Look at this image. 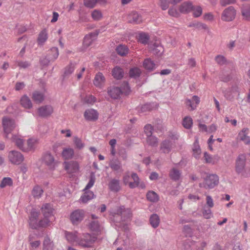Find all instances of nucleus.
<instances>
[{"mask_svg":"<svg viewBox=\"0 0 250 250\" xmlns=\"http://www.w3.org/2000/svg\"><path fill=\"white\" fill-rule=\"evenodd\" d=\"M41 210L44 218L39 222L38 221L39 212L35 210H32L31 212L29 224L33 229H37L38 227H46L55 220L53 215L54 209L50 204L47 203L43 204Z\"/></svg>","mask_w":250,"mask_h":250,"instance_id":"1","label":"nucleus"},{"mask_svg":"<svg viewBox=\"0 0 250 250\" xmlns=\"http://www.w3.org/2000/svg\"><path fill=\"white\" fill-rule=\"evenodd\" d=\"M219 184V177L215 174H209L203 179V182L199 184V187L206 189H212Z\"/></svg>","mask_w":250,"mask_h":250,"instance_id":"2","label":"nucleus"},{"mask_svg":"<svg viewBox=\"0 0 250 250\" xmlns=\"http://www.w3.org/2000/svg\"><path fill=\"white\" fill-rule=\"evenodd\" d=\"M97 239L96 236L91 235L89 233H83L81 238L79 237L78 245L83 248H89Z\"/></svg>","mask_w":250,"mask_h":250,"instance_id":"3","label":"nucleus"},{"mask_svg":"<svg viewBox=\"0 0 250 250\" xmlns=\"http://www.w3.org/2000/svg\"><path fill=\"white\" fill-rule=\"evenodd\" d=\"M15 121L8 117H4L2 119V126L6 137L14 140V138L12 135L11 137L9 136L12 131L14 128Z\"/></svg>","mask_w":250,"mask_h":250,"instance_id":"4","label":"nucleus"},{"mask_svg":"<svg viewBox=\"0 0 250 250\" xmlns=\"http://www.w3.org/2000/svg\"><path fill=\"white\" fill-rule=\"evenodd\" d=\"M63 165L67 173L72 176L80 170L79 164L76 161H65Z\"/></svg>","mask_w":250,"mask_h":250,"instance_id":"5","label":"nucleus"},{"mask_svg":"<svg viewBox=\"0 0 250 250\" xmlns=\"http://www.w3.org/2000/svg\"><path fill=\"white\" fill-rule=\"evenodd\" d=\"M123 181L125 185H128L130 188H134L139 185V179L136 173H126L123 177Z\"/></svg>","mask_w":250,"mask_h":250,"instance_id":"6","label":"nucleus"},{"mask_svg":"<svg viewBox=\"0 0 250 250\" xmlns=\"http://www.w3.org/2000/svg\"><path fill=\"white\" fill-rule=\"evenodd\" d=\"M246 163V155L245 154L238 155L235 160V168L236 172L238 173H242L245 168Z\"/></svg>","mask_w":250,"mask_h":250,"instance_id":"7","label":"nucleus"},{"mask_svg":"<svg viewBox=\"0 0 250 250\" xmlns=\"http://www.w3.org/2000/svg\"><path fill=\"white\" fill-rule=\"evenodd\" d=\"M174 147V144L169 139L162 141L160 145L159 151L161 154H167L169 153Z\"/></svg>","mask_w":250,"mask_h":250,"instance_id":"8","label":"nucleus"},{"mask_svg":"<svg viewBox=\"0 0 250 250\" xmlns=\"http://www.w3.org/2000/svg\"><path fill=\"white\" fill-rule=\"evenodd\" d=\"M42 161L51 170L55 169L58 164V162L55 160L54 156L50 153H45L43 156Z\"/></svg>","mask_w":250,"mask_h":250,"instance_id":"9","label":"nucleus"},{"mask_svg":"<svg viewBox=\"0 0 250 250\" xmlns=\"http://www.w3.org/2000/svg\"><path fill=\"white\" fill-rule=\"evenodd\" d=\"M236 11L232 6L226 8L222 12L221 19L223 21H230L234 19Z\"/></svg>","mask_w":250,"mask_h":250,"instance_id":"10","label":"nucleus"},{"mask_svg":"<svg viewBox=\"0 0 250 250\" xmlns=\"http://www.w3.org/2000/svg\"><path fill=\"white\" fill-rule=\"evenodd\" d=\"M84 217V212L82 209H76L73 211L70 216V219L73 225L79 224Z\"/></svg>","mask_w":250,"mask_h":250,"instance_id":"11","label":"nucleus"},{"mask_svg":"<svg viewBox=\"0 0 250 250\" xmlns=\"http://www.w3.org/2000/svg\"><path fill=\"white\" fill-rule=\"evenodd\" d=\"M54 111L53 108L50 105L40 106L37 109V115L42 118H47L51 115Z\"/></svg>","mask_w":250,"mask_h":250,"instance_id":"12","label":"nucleus"},{"mask_svg":"<svg viewBox=\"0 0 250 250\" xmlns=\"http://www.w3.org/2000/svg\"><path fill=\"white\" fill-rule=\"evenodd\" d=\"M64 236L68 243L78 245L79 233L76 231H64Z\"/></svg>","mask_w":250,"mask_h":250,"instance_id":"13","label":"nucleus"},{"mask_svg":"<svg viewBox=\"0 0 250 250\" xmlns=\"http://www.w3.org/2000/svg\"><path fill=\"white\" fill-rule=\"evenodd\" d=\"M111 215L114 216L115 215H121L125 217L126 216V220H130L132 217V213L129 209H125L123 207H118L117 210H112L110 212Z\"/></svg>","mask_w":250,"mask_h":250,"instance_id":"14","label":"nucleus"},{"mask_svg":"<svg viewBox=\"0 0 250 250\" xmlns=\"http://www.w3.org/2000/svg\"><path fill=\"white\" fill-rule=\"evenodd\" d=\"M200 103V98L197 96H193L192 100L186 99L185 103L187 108L190 111L195 110Z\"/></svg>","mask_w":250,"mask_h":250,"instance_id":"15","label":"nucleus"},{"mask_svg":"<svg viewBox=\"0 0 250 250\" xmlns=\"http://www.w3.org/2000/svg\"><path fill=\"white\" fill-rule=\"evenodd\" d=\"M249 129L248 128H243L238 133L237 138L244 142L246 145L250 144V137L248 136Z\"/></svg>","mask_w":250,"mask_h":250,"instance_id":"16","label":"nucleus"},{"mask_svg":"<svg viewBox=\"0 0 250 250\" xmlns=\"http://www.w3.org/2000/svg\"><path fill=\"white\" fill-rule=\"evenodd\" d=\"M127 20L128 22L133 24H140L143 21L141 16L135 11H132L128 15Z\"/></svg>","mask_w":250,"mask_h":250,"instance_id":"17","label":"nucleus"},{"mask_svg":"<svg viewBox=\"0 0 250 250\" xmlns=\"http://www.w3.org/2000/svg\"><path fill=\"white\" fill-rule=\"evenodd\" d=\"M83 115L85 120L89 121H95L98 119L99 113L95 109H88L85 111Z\"/></svg>","mask_w":250,"mask_h":250,"instance_id":"18","label":"nucleus"},{"mask_svg":"<svg viewBox=\"0 0 250 250\" xmlns=\"http://www.w3.org/2000/svg\"><path fill=\"white\" fill-rule=\"evenodd\" d=\"M105 79L103 74L99 72L96 74L93 80V84L97 87L102 88L105 83Z\"/></svg>","mask_w":250,"mask_h":250,"instance_id":"19","label":"nucleus"},{"mask_svg":"<svg viewBox=\"0 0 250 250\" xmlns=\"http://www.w3.org/2000/svg\"><path fill=\"white\" fill-rule=\"evenodd\" d=\"M107 92L111 98L117 99L120 97L122 94L121 89L116 86H110L108 88Z\"/></svg>","mask_w":250,"mask_h":250,"instance_id":"20","label":"nucleus"},{"mask_svg":"<svg viewBox=\"0 0 250 250\" xmlns=\"http://www.w3.org/2000/svg\"><path fill=\"white\" fill-rule=\"evenodd\" d=\"M61 154L64 160H70L72 159L74 156V150L70 147H64Z\"/></svg>","mask_w":250,"mask_h":250,"instance_id":"21","label":"nucleus"},{"mask_svg":"<svg viewBox=\"0 0 250 250\" xmlns=\"http://www.w3.org/2000/svg\"><path fill=\"white\" fill-rule=\"evenodd\" d=\"M204 159L205 163L214 165L219 161L220 157L218 155L212 156L205 152L204 153Z\"/></svg>","mask_w":250,"mask_h":250,"instance_id":"22","label":"nucleus"},{"mask_svg":"<svg viewBox=\"0 0 250 250\" xmlns=\"http://www.w3.org/2000/svg\"><path fill=\"white\" fill-rule=\"evenodd\" d=\"M48 31L46 29H42L39 34L37 38L38 45H42L48 39Z\"/></svg>","mask_w":250,"mask_h":250,"instance_id":"23","label":"nucleus"},{"mask_svg":"<svg viewBox=\"0 0 250 250\" xmlns=\"http://www.w3.org/2000/svg\"><path fill=\"white\" fill-rule=\"evenodd\" d=\"M38 144V141L35 139H30L26 143V146L23 151H29L34 150Z\"/></svg>","mask_w":250,"mask_h":250,"instance_id":"24","label":"nucleus"},{"mask_svg":"<svg viewBox=\"0 0 250 250\" xmlns=\"http://www.w3.org/2000/svg\"><path fill=\"white\" fill-rule=\"evenodd\" d=\"M192 151L193 156L197 159L200 158L201 154V149L199 145L198 138H196L195 142L193 144L192 147Z\"/></svg>","mask_w":250,"mask_h":250,"instance_id":"25","label":"nucleus"},{"mask_svg":"<svg viewBox=\"0 0 250 250\" xmlns=\"http://www.w3.org/2000/svg\"><path fill=\"white\" fill-rule=\"evenodd\" d=\"M193 5L191 2H183L179 7V11L181 13L186 14L191 11Z\"/></svg>","mask_w":250,"mask_h":250,"instance_id":"26","label":"nucleus"},{"mask_svg":"<svg viewBox=\"0 0 250 250\" xmlns=\"http://www.w3.org/2000/svg\"><path fill=\"white\" fill-rule=\"evenodd\" d=\"M32 98L35 103L40 104L44 99V94L42 92L35 91L33 93Z\"/></svg>","mask_w":250,"mask_h":250,"instance_id":"27","label":"nucleus"},{"mask_svg":"<svg viewBox=\"0 0 250 250\" xmlns=\"http://www.w3.org/2000/svg\"><path fill=\"white\" fill-rule=\"evenodd\" d=\"M108 187L111 191L118 192L121 189L119 181L115 179L111 180L108 184Z\"/></svg>","mask_w":250,"mask_h":250,"instance_id":"28","label":"nucleus"},{"mask_svg":"<svg viewBox=\"0 0 250 250\" xmlns=\"http://www.w3.org/2000/svg\"><path fill=\"white\" fill-rule=\"evenodd\" d=\"M83 191L84 193L83 195L81 196L80 200L83 203H86L89 200H91L94 198V194L93 192L91 191H89L88 190Z\"/></svg>","mask_w":250,"mask_h":250,"instance_id":"29","label":"nucleus"},{"mask_svg":"<svg viewBox=\"0 0 250 250\" xmlns=\"http://www.w3.org/2000/svg\"><path fill=\"white\" fill-rule=\"evenodd\" d=\"M90 230L94 233L93 235H98L101 231V228L97 221H93L89 225Z\"/></svg>","mask_w":250,"mask_h":250,"instance_id":"30","label":"nucleus"},{"mask_svg":"<svg viewBox=\"0 0 250 250\" xmlns=\"http://www.w3.org/2000/svg\"><path fill=\"white\" fill-rule=\"evenodd\" d=\"M97 34L91 33L86 35L83 39V45L86 47L89 46L94 40Z\"/></svg>","mask_w":250,"mask_h":250,"instance_id":"31","label":"nucleus"},{"mask_svg":"<svg viewBox=\"0 0 250 250\" xmlns=\"http://www.w3.org/2000/svg\"><path fill=\"white\" fill-rule=\"evenodd\" d=\"M143 67L148 71H152L156 67V64L150 59H146L143 62Z\"/></svg>","mask_w":250,"mask_h":250,"instance_id":"32","label":"nucleus"},{"mask_svg":"<svg viewBox=\"0 0 250 250\" xmlns=\"http://www.w3.org/2000/svg\"><path fill=\"white\" fill-rule=\"evenodd\" d=\"M54 249V244L53 241L48 237H45L43 242V250H53Z\"/></svg>","mask_w":250,"mask_h":250,"instance_id":"33","label":"nucleus"},{"mask_svg":"<svg viewBox=\"0 0 250 250\" xmlns=\"http://www.w3.org/2000/svg\"><path fill=\"white\" fill-rule=\"evenodd\" d=\"M73 142L74 147L76 149L81 150L83 149L85 146L84 142L81 138L78 137L77 136L73 137Z\"/></svg>","mask_w":250,"mask_h":250,"instance_id":"34","label":"nucleus"},{"mask_svg":"<svg viewBox=\"0 0 250 250\" xmlns=\"http://www.w3.org/2000/svg\"><path fill=\"white\" fill-rule=\"evenodd\" d=\"M149 222L151 226L153 228H157L160 222L159 216L157 214H152L150 217Z\"/></svg>","mask_w":250,"mask_h":250,"instance_id":"35","label":"nucleus"},{"mask_svg":"<svg viewBox=\"0 0 250 250\" xmlns=\"http://www.w3.org/2000/svg\"><path fill=\"white\" fill-rule=\"evenodd\" d=\"M20 103L25 108L29 109L32 107V104L30 99L26 95L21 97Z\"/></svg>","mask_w":250,"mask_h":250,"instance_id":"36","label":"nucleus"},{"mask_svg":"<svg viewBox=\"0 0 250 250\" xmlns=\"http://www.w3.org/2000/svg\"><path fill=\"white\" fill-rule=\"evenodd\" d=\"M124 71L118 66L115 67L112 70V75L116 79H121L124 76Z\"/></svg>","mask_w":250,"mask_h":250,"instance_id":"37","label":"nucleus"},{"mask_svg":"<svg viewBox=\"0 0 250 250\" xmlns=\"http://www.w3.org/2000/svg\"><path fill=\"white\" fill-rule=\"evenodd\" d=\"M116 50L119 55L124 56L128 54L129 49L126 45L120 44L116 47Z\"/></svg>","mask_w":250,"mask_h":250,"instance_id":"38","label":"nucleus"},{"mask_svg":"<svg viewBox=\"0 0 250 250\" xmlns=\"http://www.w3.org/2000/svg\"><path fill=\"white\" fill-rule=\"evenodd\" d=\"M188 26L190 27H194L199 29H204L206 30H208L209 29L208 27L207 24L198 21L191 22L189 24Z\"/></svg>","mask_w":250,"mask_h":250,"instance_id":"39","label":"nucleus"},{"mask_svg":"<svg viewBox=\"0 0 250 250\" xmlns=\"http://www.w3.org/2000/svg\"><path fill=\"white\" fill-rule=\"evenodd\" d=\"M146 144L151 146L155 147L158 146V138L153 135H150L146 138Z\"/></svg>","mask_w":250,"mask_h":250,"instance_id":"40","label":"nucleus"},{"mask_svg":"<svg viewBox=\"0 0 250 250\" xmlns=\"http://www.w3.org/2000/svg\"><path fill=\"white\" fill-rule=\"evenodd\" d=\"M149 39L148 35L146 33L141 32L140 33L138 36V41L144 44L147 43Z\"/></svg>","mask_w":250,"mask_h":250,"instance_id":"41","label":"nucleus"},{"mask_svg":"<svg viewBox=\"0 0 250 250\" xmlns=\"http://www.w3.org/2000/svg\"><path fill=\"white\" fill-rule=\"evenodd\" d=\"M242 14L246 20L250 21V6H243L242 9Z\"/></svg>","mask_w":250,"mask_h":250,"instance_id":"42","label":"nucleus"},{"mask_svg":"<svg viewBox=\"0 0 250 250\" xmlns=\"http://www.w3.org/2000/svg\"><path fill=\"white\" fill-rule=\"evenodd\" d=\"M170 178L174 180H178L181 176V172L176 168H173L169 172Z\"/></svg>","mask_w":250,"mask_h":250,"instance_id":"43","label":"nucleus"},{"mask_svg":"<svg viewBox=\"0 0 250 250\" xmlns=\"http://www.w3.org/2000/svg\"><path fill=\"white\" fill-rule=\"evenodd\" d=\"M91 17L93 20L99 21L103 19V16L102 12L97 9L93 10L91 14Z\"/></svg>","mask_w":250,"mask_h":250,"instance_id":"44","label":"nucleus"},{"mask_svg":"<svg viewBox=\"0 0 250 250\" xmlns=\"http://www.w3.org/2000/svg\"><path fill=\"white\" fill-rule=\"evenodd\" d=\"M192 15L194 18L199 17L203 13L202 8L200 6H193L192 8Z\"/></svg>","mask_w":250,"mask_h":250,"instance_id":"45","label":"nucleus"},{"mask_svg":"<svg viewBox=\"0 0 250 250\" xmlns=\"http://www.w3.org/2000/svg\"><path fill=\"white\" fill-rule=\"evenodd\" d=\"M193 124L192 119L189 116L185 117L183 120L182 125L187 129L191 128Z\"/></svg>","mask_w":250,"mask_h":250,"instance_id":"46","label":"nucleus"},{"mask_svg":"<svg viewBox=\"0 0 250 250\" xmlns=\"http://www.w3.org/2000/svg\"><path fill=\"white\" fill-rule=\"evenodd\" d=\"M43 190L41 187L38 186H35L32 191V194L35 198H39L42 194Z\"/></svg>","mask_w":250,"mask_h":250,"instance_id":"47","label":"nucleus"},{"mask_svg":"<svg viewBox=\"0 0 250 250\" xmlns=\"http://www.w3.org/2000/svg\"><path fill=\"white\" fill-rule=\"evenodd\" d=\"M141 73V70L138 67H133L130 69L129 72V76L131 78L139 77Z\"/></svg>","mask_w":250,"mask_h":250,"instance_id":"48","label":"nucleus"},{"mask_svg":"<svg viewBox=\"0 0 250 250\" xmlns=\"http://www.w3.org/2000/svg\"><path fill=\"white\" fill-rule=\"evenodd\" d=\"M147 199L152 202H156L158 201L159 197L156 193L154 191H149L146 194Z\"/></svg>","mask_w":250,"mask_h":250,"instance_id":"49","label":"nucleus"},{"mask_svg":"<svg viewBox=\"0 0 250 250\" xmlns=\"http://www.w3.org/2000/svg\"><path fill=\"white\" fill-rule=\"evenodd\" d=\"M95 180L96 179L94 174L93 173H91L89 182L86 186L85 188H84L83 190H88V189L92 188L95 182Z\"/></svg>","mask_w":250,"mask_h":250,"instance_id":"50","label":"nucleus"},{"mask_svg":"<svg viewBox=\"0 0 250 250\" xmlns=\"http://www.w3.org/2000/svg\"><path fill=\"white\" fill-rule=\"evenodd\" d=\"M13 181L12 179L9 177H5L4 178L0 185V187L1 188H3L6 186H10L12 185Z\"/></svg>","mask_w":250,"mask_h":250,"instance_id":"51","label":"nucleus"},{"mask_svg":"<svg viewBox=\"0 0 250 250\" xmlns=\"http://www.w3.org/2000/svg\"><path fill=\"white\" fill-rule=\"evenodd\" d=\"M109 166L111 168L114 170H118L121 168V163L117 160L112 161Z\"/></svg>","mask_w":250,"mask_h":250,"instance_id":"52","label":"nucleus"},{"mask_svg":"<svg viewBox=\"0 0 250 250\" xmlns=\"http://www.w3.org/2000/svg\"><path fill=\"white\" fill-rule=\"evenodd\" d=\"M75 69V65L73 64H70V65L66 66L65 68L64 72V75L65 77L68 76L71 74H72Z\"/></svg>","mask_w":250,"mask_h":250,"instance_id":"53","label":"nucleus"},{"mask_svg":"<svg viewBox=\"0 0 250 250\" xmlns=\"http://www.w3.org/2000/svg\"><path fill=\"white\" fill-rule=\"evenodd\" d=\"M97 4L96 0H83L84 5L88 8H92L94 7Z\"/></svg>","mask_w":250,"mask_h":250,"instance_id":"54","label":"nucleus"},{"mask_svg":"<svg viewBox=\"0 0 250 250\" xmlns=\"http://www.w3.org/2000/svg\"><path fill=\"white\" fill-rule=\"evenodd\" d=\"M29 242L30 245V249L33 250L38 248L40 245V242L39 240L33 241V238L31 236L29 237Z\"/></svg>","mask_w":250,"mask_h":250,"instance_id":"55","label":"nucleus"},{"mask_svg":"<svg viewBox=\"0 0 250 250\" xmlns=\"http://www.w3.org/2000/svg\"><path fill=\"white\" fill-rule=\"evenodd\" d=\"M116 143V140L115 139H111L109 142V144L111 146L110 152L113 156H114L116 154L115 146Z\"/></svg>","mask_w":250,"mask_h":250,"instance_id":"56","label":"nucleus"},{"mask_svg":"<svg viewBox=\"0 0 250 250\" xmlns=\"http://www.w3.org/2000/svg\"><path fill=\"white\" fill-rule=\"evenodd\" d=\"M153 129V126L150 124H147L145 126L144 132L147 137L152 135Z\"/></svg>","mask_w":250,"mask_h":250,"instance_id":"57","label":"nucleus"},{"mask_svg":"<svg viewBox=\"0 0 250 250\" xmlns=\"http://www.w3.org/2000/svg\"><path fill=\"white\" fill-rule=\"evenodd\" d=\"M50 52L51 53L52 57H50V59L51 60L56 59L59 56V50L57 47H53L50 49Z\"/></svg>","mask_w":250,"mask_h":250,"instance_id":"58","label":"nucleus"},{"mask_svg":"<svg viewBox=\"0 0 250 250\" xmlns=\"http://www.w3.org/2000/svg\"><path fill=\"white\" fill-rule=\"evenodd\" d=\"M26 146V143L23 140L17 137V147L23 151V148Z\"/></svg>","mask_w":250,"mask_h":250,"instance_id":"59","label":"nucleus"},{"mask_svg":"<svg viewBox=\"0 0 250 250\" xmlns=\"http://www.w3.org/2000/svg\"><path fill=\"white\" fill-rule=\"evenodd\" d=\"M122 93L125 94V95L128 94L130 91V87L128 86V83L126 82H124L122 86Z\"/></svg>","mask_w":250,"mask_h":250,"instance_id":"60","label":"nucleus"},{"mask_svg":"<svg viewBox=\"0 0 250 250\" xmlns=\"http://www.w3.org/2000/svg\"><path fill=\"white\" fill-rule=\"evenodd\" d=\"M203 215L206 219H209L212 216V212L210 208H204L202 211Z\"/></svg>","mask_w":250,"mask_h":250,"instance_id":"61","label":"nucleus"},{"mask_svg":"<svg viewBox=\"0 0 250 250\" xmlns=\"http://www.w3.org/2000/svg\"><path fill=\"white\" fill-rule=\"evenodd\" d=\"M159 5L162 10H165L168 7L169 1L168 0H159Z\"/></svg>","mask_w":250,"mask_h":250,"instance_id":"62","label":"nucleus"},{"mask_svg":"<svg viewBox=\"0 0 250 250\" xmlns=\"http://www.w3.org/2000/svg\"><path fill=\"white\" fill-rule=\"evenodd\" d=\"M215 60L216 62L220 65H223L225 64L226 62V60L225 58L222 55L217 56L215 58Z\"/></svg>","mask_w":250,"mask_h":250,"instance_id":"63","label":"nucleus"},{"mask_svg":"<svg viewBox=\"0 0 250 250\" xmlns=\"http://www.w3.org/2000/svg\"><path fill=\"white\" fill-rule=\"evenodd\" d=\"M168 14L174 17H178L180 16L179 12L174 7H172L168 10Z\"/></svg>","mask_w":250,"mask_h":250,"instance_id":"64","label":"nucleus"}]
</instances>
